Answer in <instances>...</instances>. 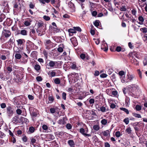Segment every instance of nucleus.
I'll return each mask as SVG.
<instances>
[{"label": "nucleus", "instance_id": "1", "mask_svg": "<svg viewBox=\"0 0 147 147\" xmlns=\"http://www.w3.org/2000/svg\"><path fill=\"white\" fill-rule=\"evenodd\" d=\"M38 26L36 31L38 33V35L41 36L45 33V30H47L46 26L45 25L44 26V24L42 21L38 22L37 23Z\"/></svg>", "mask_w": 147, "mask_h": 147}, {"label": "nucleus", "instance_id": "2", "mask_svg": "<svg viewBox=\"0 0 147 147\" xmlns=\"http://www.w3.org/2000/svg\"><path fill=\"white\" fill-rule=\"evenodd\" d=\"M11 32L9 30L3 29L0 38V42L2 43H4L11 35Z\"/></svg>", "mask_w": 147, "mask_h": 147}, {"label": "nucleus", "instance_id": "3", "mask_svg": "<svg viewBox=\"0 0 147 147\" xmlns=\"http://www.w3.org/2000/svg\"><path fill=\"white\" fill-rule=\"evenodd\" d=\"M138 90V87L136 84H131L129 87V94L133 97H136V95Z\"/></svg>", "mask_w": 147, "mask_h": 147}, {"label": "nucleus", "instance_id": "4", "mask_svg": "<svg viewBox=\"0 0 147 147\" xmlns=\"http://www.w3.org/2000/svg\"><path fill=\"white\" fill-rule=\"evenodd\" d=\"M137 57V54L136 52H134L129 53V58L131 60V62L132 63H134L136 65L139 64L138 62L135 59V57Z\"/></svg>", "mask_w": 147, "mask_h": 147}, {"label": "nucleus", "instance_id": "5", "mask_svg": "<svg viewBox=\"0 0 147 147\" xmlns=\"http://www.w3.org/2000/svg\"><path fill=\"white\" fill-rule=\"evenodd\" d=\"M23 98H25L24 95H21L15 97L13 98L14 103L17 105H21L22 103L21 100L23 99Z\"/></svg>", "mask_w": 147, "mask_h": 147}, {"label": "nucleus", "instance_id": "6", "mask_svg": "<svg viewBox=\"0 0 147 147\" xmlns=\"http://www.w3.org/2000/svg\"><path fill=\"white\" fill-rule=\"evenodd\" d=\"M49 28L50 29L54 31V32L57 33L61 32L60 29L57 27L56 23L54 22L52 23L51 25H50L49 26Z\"/></svg>", "mask_w": 147, "mask_h": 147}, {"label": "nucleus", "instance_id": "7", "mask_svg": "<svg viewBox=\"0 0 147 147\" xmlns=\"http://www.w3.org/2000/svg\"><path fill=\"white\" fill-rule=\"evenodd\" d=\"M29 110L31 115L33 117H36L38 114V111L33 107H31L29 108Z\"/></svg>", "mask_w": 147, "mask_h": 147}, {"label": "nucleus", "instance_id": "8", "mask_svg": "<svg viewBox=\"0 0 147 147\" xmlns=\"http://www.w3.org/2000/svg\"><path fill=\"white\" fill-rule=\"evenodd\" d=\"M6 112L8 116L10 117L13 113V109L10 106H8L6 107Z\"/></svg>", "mask_w": 147, "mask_h": 147}, {"label": "nucleus", "instance_id": "9", "mask_svg": "<svg viewBox=\"0 0 147 147\" xmlns=\"http://www.w3.org/2000/svg\"><path fill=\"white\" fill-rule=\"evenodd\" d=\"M57 63V61H53L49 60V62L46 65L47 68L49 69L50 68H54L55 67V64Z\"/></svg>", "mask_w": 147, "mask_h": 147}, {"label": "nucleus", "instance_id": "10", "mask_svg": "<svg viewBox=\"0 0 147 147\" xmlns=\"http://www.w3.org/2000/svg\"><path fill=\"white\" fill-rule=\"evenodd\" d=\"M123 93L124 94H125V95L126 96V94L127 93H128L129 94V88H127V87L126 88H124L123 89ZM128 98L127 97V96H126V98H125V105H128V103H129V100H128Z\"/></svg>", "mask_w": 147, "mask_h": 147}, {"label": "nucleus", "instance_id": "11", "mask_svg": "<svg viewBox=\"0 0 147 147\" xmlns=\"http://www.w3.org/2000/svg\"><path fill=\"white\" fill-rule=\"evenodd\" d=\"M46 49H49L53 48V44L51 42L50 40H46L45 44Z\"/></svg>", "mask_w": 147, "mask_h": 147}, {"label": "nucleus", "instance_id": "12", "mask_svg": "<svg viewBox=\"0 0 147 147\" xmlns=\"http://www.w3.org/2000/svg\"><path fill=\"white\" fill-rule=\"evenodd\" d=\"M34 88L35 91L38 93L40 95H42V87L38 85H37Z\"/></svg>", "mask_w": 147, "mask_h": 147}, {"label": "nucleus", "instance_id": "13", "mask_svg": "<svg viewBox=\"0 0 147 147\" xmlns=\"http://www.w3.org/2000/svg\"><path fill=\"white\" fill-rule=\"evenodd\" d=\"M70 76L72 77V78H74V82H77L78 79V74L75 72L72 73L70 74Z\"/></svg>", "mask_w": 147, "mask_h": 147}, {"label": "nucleus", "instance_id": "14", "mask_svg": "<svg viewBox=\"0 0 147 147\" xmlns=\"http://www.w3.org/2000/svg\"><path fill=\"white\" fill-rule=\"evenodd\" d=\"M96 108L98 110V111H100L102 113L106 112V107H104L103 106L99 107V106L98 105L95 106Z\"/></svg>", "mask_w": 147, "mask_h": 147}, {"label": "nucleus", "instance_id": "15", "mask_svg": "<svg viewBox=\"0 0 147 147\" xmlns=\"http://www.w3.org/2000/svg\"><path fill=\"white\" fill-rule=\"evenodd\" d=\"M68 5L69 7L71 9V12H74L75 11L76 8L75 5L71 1L69 3Z\"/></svg>", "mask_w": 147, "mask_h": 147}, {"label": "nucleus", "instance_id": "16", "mask_svg": "<svg viewBox=\"0 0 147 147\" xmlns=\"http://www.w3.org/2000/svg\"><path fill=\"white\" fill-rule=\"evenodd\" d=\"M66 117H64L61 119H59L57 122L58 124L63 125L66 124V122L65 121Z\"/></svg>", "mask_w": 147, "mask_h": 147}, {"label": "nucleus", "instance_id": "17", "mask_svg": "<svg viewBox=\"0 0 147 147\" xmlns=\"http://www.w3.org/2000/svg\"><path fill=\"white\" fill-rule=\"evenodd\" d=\"M70 40L74 47H76L78 45L77 41L75 37H72L70 39Z\"/></svg>", "mask_w": 147, "mask_h": 147}, {"label": "nucleus", "instance_id": "18", "mask_svg": "<svg viewBox=\"0 0 147 147\" xmlns=\"http://www.w3.org/2000/svg\"><path fill=\"white\" fill-rule=\"evenodd\" d=\"M15 39L13 36L11 37L7 41V43L10 46H12V45L14 44Z\"/></svg>", "mask_w": 147, "mask_h": 147}, {"label": "nucleus", "instance_id": "19", "mask_svg": "<svg viewBox=\"0 0 147 147\" xmlns=\"http://www.w3.org/2000/svg\"><path fill=\"white\" fill-rule=\"evenodd\" d=\"M80 132L84 136L89 137L91 136V135L90 134H87L86 133H85V130L84 128H82L80 129Z\"/></svg>", "mask_w": 147, "mask_h": 147}, {"label": "nucleus", "instance_id": "20", "mask_svg": "<svg viewBox=\"0 0 147 147\" xmlns=\"http://www.w3.org/2000/svg\"><path fill=\"white\" fill-rule=\"evenodd\" d=\"M30 36L32 37V38L35 40L36 39V37L35 36V34L36 33V31L35 29L34 28L30 29Z\"/></svg>", "mask_w": 147, "mask_h": 147}, {"label": "nucleus", "instance_id": "21", "mask_svg": "<svg viewBox=\"0 0 147 147\" xmlns=\"http://www.w3.org/2000/svg\"><path fill=\"white\" fill-rule=\"evenodd\" d=\"M49 102L48 103H52L53 102L54 100V98L53 96L52 93L51 94H49L48 96Z\"/></svg>", "mask_w": 147, "mask_h": 147}, {"label": "nucleus", "instance_id": "22", "mask_svg": "<svg viewBox=\"0 0 147 147\" xmlns=\"http://www.w3.org/2000/svg\"><path fill=\"white\" fill-rule=\"evenodd\" d=\"M23 75L21 74H16L15 78L18 81H20L23 78Z\"/></svg>", "mask_w": 147, "mask_h": 147}, {"label": "nucleus", "instance_id": "23", "mask_svg": "<svg viewBox=\"0 0 147 147\" xmlns=\"http://www.w3.org/2000/svg\"><path fill=\"white\" fill-rule=\"evenodd\" d=\"M35 130V127L33 126H30L29 127L28 130L27 131L28 134H30L34 133Z\"/></svg>", "mask_w": 147, "mask_h": 147}, {"label": "nucleus", "instance_id": "24", "mask_svg": "<svg viewBox=\"0 0 147 147\" xmlns=\"http://www.w3.org/2000/svg\"><path fill=\"white\" fill-rule=\"evenodd\" d=\"M47 138L48 139V141L52 140L54 139L55 138L53 134H49L47 135Z\"/></svg>", "mask_w": 147, "mask_h": 147}, {"label": "nucleus", "instance_id": "25", "mask_svg": "<svg viewBox=\"0 0 147 147\" xmlns=\"http://www.w3.org/2000/svg\"><path fill=\"white\" fill-rule=\"evenodd\" d=\"M64 38L63 36H58L55 39V41L58 43L64 41Z\"/></svg>", "mask_w": 147, "mask_h": 147}, {"label": "nucleus", "instance_id": "26", "mask_svg": "<svg viewBox=\"0 0 147 147\" xmlns=\"http://www.w3.org/2000/svg\"><path fill=\"white\" fill-rule=\"evenodd\" d=\"M111 130L110 129L104 131L102 132L103 135L104 136H107L110 135Z\"/></svg>", "mask_w": 147, "mask_h": 147}, {"label": "nucleus", "instance_id": "27", "mask_svg": "<svg viewBox=\"0 0 147 147\" xmlns=\"http://www.w3.org/2000/svg\"><path fill=\"white\" fill-rule=\"evenodd\" d=\"M100 23L99 20H96L93 22L94 24L96 27L99 28V29H101V26H99V24Z\"/></svg>", "mask_w": 147, "mask_h": 147}, {"label": "nucleus", "instance_id": "28", "mask_svg": "<svg viewBox=\"0 0 147 147\" xmlns=\"http://www.w3.org/2000/svg\"><path fill=\"white\" fill-rule=\"evenodd\" d=\"M59 47L57 49L58 51L60 53H61L63 51V48H64V45L63 44H61L59 45Z\"/></svg>", "mask_w": 147, "mask_h": 147}, {"label": "nucleus", "instance_id": "29", "mask_svg": "<svg viewBox=\"0 0 147 147\" xmlns=\"http://www.w3.org/2000/svg\"><path fill=\"white\" fill-rule=\"evenodd\" d=\"M47 74L50 77H52L56 76V72L53 70L50 71Z\"/></svg>", "mask_w": 147, "mask_h": 147}, {"label": "nucleus", "instance_id": "30", "mask_svg": "<svg viewBox=\"0 0 147 147\" xmlns=\"http://www.w3.org/2000/svg\"><path fill=\"white\" fill-rule=\"evenodd\" d=\"M18 45L21 46L25 42L24 39H18L17 40Z\"/></svg>", "mask_w": 147, "mask_h": 147}, {"label": "nucleus", "instance_id": "31", "mask_svg": "<svg viewBox=\"0 0 147 147\" xmlns=\"http://www.w3.org/2000/svg\"><path fill=\"white\" fill-rule=\"evenodd\" d=\"M19 117L18 116H16L12 118L13 122L15 124H17L18 123H20L19 121Z\"/></svg>", "mask_w": 147, "mask_h": 147}, {"label": "nucleus", "instance_id": "32", "mask_svg": "<svg viewBox=\"0 0 147 147\" xmlns=\"http://www.w3.org/2000/svg\"><path fill=\"white\" fill-rule=\"evenodd\" d=\"M2 5L5 7L4 8L6 9H8L9 6L7 1H3L2 3Z\"/></svg>", "mask_w": 147, "mask_h": 147}, {"label": "nucleus", "instance_id": "33", "mask_svg": "<svg viewBox=\"0 0 147 147\" xmlns=\"http://www.w3.org/2000/svg\"><path fill=\"white\" fill-rule=\"evenodd\" d=\"M71 69H74L77 70L78 67H77L76 63L75 62H72L71 63Z\"/></svg>", "mask_w": 147, "mask_h": 147}, {"label": "nucleus", "instance_id": "34", "mask_svg": "<svg viewBox=\"0 0 147 147\" xmlns=\"http://www.w3.org/2000/svg\"><path fill=\"white\" fill-rule=\"evenodd\" d=\"M68 31L70 36H72L73 33H76V32L75 31V29L70 28L68 30Z\"/></svg>", "mask_w": 147, "mask_h": 147}, {"label": "nucleus", "instance_id": "35", "mask_svg": "<svg viewBox=\"0 0 147 147\" xmlns=\"http://www.w3.org/2000/svg\"><path fill=\"white\" fill-rule=\"evenodd\" d=\"M21 62L24 64H26L28 61V58L22 56Z\"/></svg>", "mask_w": 147, "mask_h": 147}, {"label": "nucleus", "instance_id": "36", "mask_svg": "<svg viewBox=\"0 0 147 147\" xmlns=\"http://www.w3.org/2000/svg\"><path fill=\"white\" fill-rule=\"evenodd\" d=\"M68 143L71 147H74L75 144L73 140H69L68 141Z\"/></svg>", "mask_w": 147, "mask_h": 147}, {"label": "nucleus", "instance_id": "37", "mask_svg": "<svg viewBox=\"0 0 147 147\" xmlns=\"http://www.w3.org/2000/svg\"><path fill=\"white\" fill-rule=\"evenodd\" d=\"M31 21V20L29 18H27V20L25 21L24 24L26 26H29L31 24L30 22Z\"/></svg>", "mask_w": 147, "mask_h": 147}, {"label": "nucleus", "instance_id": "38", "mask_svg": "<svg viewBox=\"0 0 147 147\" xmlns=\"http://www.w3.org/2000/svg\"><path fill=\"white\" fill-rule=\"evenodd\" d=\"M20 120L22 123H28L29 122V121L27 119L22 117H21Z\"/></svg>", "mask_w": 147, "mask_h": 147}, {"label": "nucleus", "instance_id": "39", "mask_svg": "<svg viewBox=\"0 0 147 147\" xmlns=\"http://www.w3.org/2000/svg\"><path fill=\"white\" fill-rule=\"evenodd\" d=\"M20 34L23 36L27 35V31L24 29L20 31Z\"/></svg>", "mask_w": 147, "mask_h": 147}, {"label": "nucleus", "instance_id": "40", "mask_svg": "<svg viewBox=\"0 0 147 147\" xmlns=\"http://www.w3.org/2000/svg\"><path fill=\"white\" fill-rule=\"evenodd\" d=\"M34 68L38 72L40 69L41 67L39 65L36 64L34 65Z\"/></svg>", "mask_w": 147, "mask_h": 147}, {"label": "nucleus", "instance_id": "41", "mask_svg": "<svg viewBox=\"0 0 147 147\" xmlns=\"http://www.w3.org/2000/svg\"><path fill=\"white\" fill-rule=\"evenodd\" d=\"M51 147H59V145L55 140L52 142Z\"/></svg>", "mask_w": 147, "mask_h": 147}, {"label": "nucleus", "instance_id": "42", "mask_svg": "<svg viewBox=\"0 0 147 147\" xmlns=\"http://www.w3.org/2000/svg\"><path fill=\"white\" fill-rule=\"evenodd\" d=\"M15 57L16 59L19 60L22 57L21 54H15Z\"/></svg>", "mask_w": 147, "mask_h": 147}, {"label": "nucleus", "instance_id": "43", "mask_svg": "<svg viewBox=\"0 0 147 147\" xmlns=\"http://www.w3.org/2000/svg\"><path fill=\"white\" fill-rule=\"evenodd\" d=\"M5 15L3 13H2L0 15V22H2L5 18Z\"/></svg>", "mask_w": 147, "mask_h": 147}, {"label": "nucleus", "instance_id": "44", "mask_svg": "<svg viewBox=\"0 0 147 147\" xmlns=\"http://www.w3.org/2000/svg\"><path fill=\"white\" fill-rule=\"evenodd\" d=\"M54 82L57 84H59L61 82V81L59 78H55L54 80Z\"/></svg>", "mask_w": 147, "mask_h": 147}, {"label": "nucleus", "instance_id": "45", "mask_svg": "<svg viewBox=\"0 0 147 147\" xmlns=\"http://www.w3.org/2000/svg\"><path fill=\"white\" fill-rule=\"evenodd\" d=\"M12 22V20H11L10 18H8L7 19V23H8L7 25L10 26Z\"/></svg>", "mask_w": 147, "mask_h": 147}, {"label": "nucleus", "instance_id": "46", "mask_svg": "<svg viewBox=\"0 0 147 147\" xmlns=\"http://www.w3.org/2000/svg\"><path fill=\"white\" fill-rule=\"evenodd\" d=\"M7 73H10L12 71V67L11 66H9L7 67Z\"/></svg>", "mask_w": 147, "mask_h": 147}, {"label": "nucleus", "instance_id": "47", "mask_svg": "<svg viewBox=\"0 0 147 147\" xmlns=\"http://www.w3.org/2000/svg\"><path fill=\"white\" fill-rule=\"evenodd\" d=\"M121 82L123 83L128 82V79H126L125 77H121Z\"/></svg>", "mask_w": 147, "mask_h": 147}, {"label": "nucleus", "instance_id": "48", "mask_svg": "<svg viewBox=\"0 0 147 147\" xmlns=\"http://www.w3.org/2000/svg\"><path fill=\"white\" fill-rule=\"evenodd\" d=\"M120 109L121 110L124 111L127 114H129V111L127 109L125 108L121 107L120 108Z\"/></svg>", "mask_w": 147, "mask_h": 147}, {"label": "nucleus", "instance_id": "49", "mask_svg": "<svg viewBox=\"0 0 147 147\" xmlns=\"http://www.w3.org/2000/svg\"><path fill=\"white\" fill-rule=\"evenodd\" d=\"M135 78V76L134 74H131L129 76V81L133 80Z\"/></svg>", "mask_w": 147, "mask_h": 147}, {"label": "nucleus", "instance_id": "50", "mask_svg": "<svg viewBox=\"0 0 147 147\" xmlns=\"http://www.w3.org/2000/svg\"><path fill=\"white\" fill-rule=\"evenodd\" d=\"M31 143L30 144H32L33 145H34L35 143L36 142V140L34 138H30Z\"/></svg>", "mask_w": 147, "mask_h": 147}, {"label": "nucleus", "instance_id": "51", "mask_svg": "<svg viewBox=\"0 0 147 147\" xmlns=\"http://www.w3.org/2000/svg\"><path fill=\"white\" fill-rule=\"evenodd\" d=\"M93 129L96 131H98L100 127L98 125H94L93 126Z\"/></svg>", "mask_w": 147, "mask_h": 147}, {"label": "nucleus", "instance_id": "52", "mask_svg": "<svg viewBox=\"0 0 147 147\" xmlns=\"http://www.w3.org/2000/svg\"><path fill=\"white\" fill-rule=\"evenodd\" d=\"M101 123L102 124L105 125L107 123V120L105 119H103L101 121Z\"/></svg>", "mask_w": 147, "mask_h": 147}, {"label": "nucleus", "instance_id": "53", "mask_svg": "<svg viewBox=\"0 0 147 147\" xmlns=\"http://www.w3.org/2000/svg\"><path fill=\"white\" fill-rule=\"evenodd\" d=\"M43 18L46 21H49L50 20V18L48 16L45 15L43 17Z\"/></svg>", "mask_w": 147, "mask_h": 147}, {"label": "nucleus", "instance_id": "54", "mask_svg": "<svg viewBox=\"0 0 147 147\" xmlns=\"http://www.w3.org/2000/svg\"><path fill=\"white\" fill-rule=\"evenodd\" d=\"M66 93L65 92H63L62 94V98L64 100H66Z\"/></svg>", "mask_w": 147, "mask_h": 147}, {"label": "nucleus", "instance_id": "55", "mask_svg": "<svg viewBox=\"0 0 147 147\" xmlns=\"http://www.w3.org/2000/svg\"><path fill=\"white\" fill-rule=\"evenodd\" d=\"M133 115L134 116L138 118H141L142 117L141 115L139 114L133 113Z\"/></svg>", "mask_w": 147, "mask_h": 147}, {"label": "nucleus", "instance_id": "56", "mask_svg": "<svg viewBox=\"0 0 147 147\" xmlns=\"http://www.w3.org/2000/svg\"><path fill=\"white\" fill-rule=\"evenodd\" d=\"M14 54H21V51L18 48L16 50L14 51Z\"/></svg>", "mask_w": 147, "mask_h": 147}, {"label": "nucleus", "instance_id": "57", "mask_svg": "<svg viewBox=\"0 0 147 147\" xmlns=\"http://www.w3.org/2000/svg\"><path fill=\"white\" fill-rule=\"evenodd\" d=\"M143 63L144 66L147 65V57L144 58L143 61Z\"/></svg>", "mask_w": 147, "mask_h": 147}, {"label": "nucleus", "instance_id": "58", "mask_svg": "<svg viewBox=\"0 0 147 147\" xmlns=\"http://www.w3.org/2000/svg\"><path fill=\"white\" fill-rule=\"evenodd\" d=\"M66 127L68 129H71L72 126L71 125L70 123H67L66 125Z\"/></svg>", "mask_w": 147, "mask_h": 147}, {"label": "nucleus", "instance_id": "59", "mask_svg": "<svg viewBox=\"0 0 147 147\" xmlns=\"http://www.w3.org/2000/svg\"><path fill=\"white\" fill-rule=\"evenodd\" d=\"M136 109L137 111H139L141 110L142 107L140 105H137L136 107Z\"/></svg>", "mask_w": 147, "mask_h": 147}, {"label": "nucleus", "instance_id": "60", "mask_svg": "<svg viewBox=\"0 0 147 147\" xmlns=\"http://www.w3.org/2000/svg\"><path fill=\"white\" fill-rule=\"evenodd\" d=\"M110 106L111 108L114 109L116 107V105L113 103H109Z\"/></svg>", "mask_w": 147, "mask_h": 147}, {"label": "nucleus", "instance_id": "61", "mask_svg": "<svg viewBox=\"0 0 147 147\" xmlns=\"http://www.w3.org/2000/svg\"><path fill=\"white\" fill-rule=\"evenodd\" d=\"M42 128L44 130H45V132H46V130H47L48 129V127L47 125H43L42 127Z\"/></svg>", "mask_w": 147, "mask_h": 147}, {"label": "nucleus", "instance_id": "62", "mask_svg": "<svg viewBox=\"0 0 147 147\" xmlns=\"http://www.w3.org/2000/svg\"><path fill=\"white\" fill-rule=\"evenodd\" d=\"M50 112L51 113L53 114L55 113L56 111L55 109L54 108H51L50 109Z\"/></svg>", "mask_w": 147, "mask_h": 147}, {"label": "nucleus", "instance_id": "63", "mask_svg": "<svg viewBox=\"0 0 147 147\" xmlns=\"http://www.w3.org/2000/svg\"><path fill=\"white\" fill-rule=\"evenodd\" d=\"M141 31L145 33L147 32V28H142L140 29Z\"/></svg>", "mask_w": 147, "mask_h": 147}, {"label": "nucleus", "instance_id": "64", "mask_svg": "<svg viewBox=\"0 0 147 147\" xmlns=\"http://www.w3.org/2000/svg\"><path fill=\"white\" fill-rule=\"evenodd\" d=\"M36 80L38 82L41 81L42 80V78L40 76H38L36 78Z\"/></svg>", "mask_w": 147, "mask_h": 147}]
</instances>
